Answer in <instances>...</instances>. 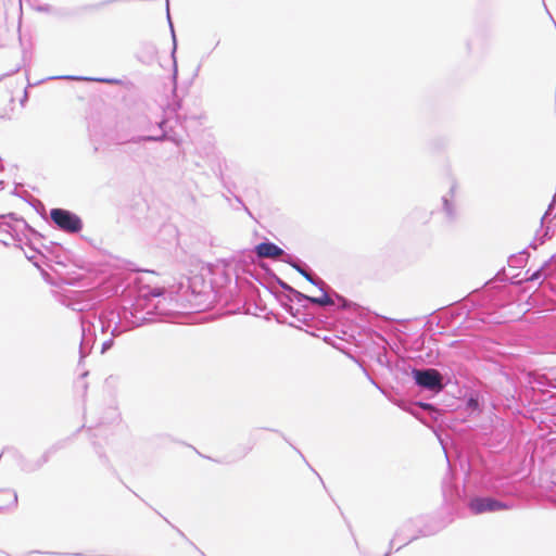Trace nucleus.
<instances>
[{
  "label": "nucleus",
  "instance_id": "1",
  "mask_svg": "<svg viewBox=\"0 0 556 556\" xmlns=\"http://www.w3.org/2000/svg\"><path fill=\"white\" fill-rule=\"evenodd\" d=\"M52 222L63 231L78 232L83 228L81 219L63 208H53L50 212Z\"/></svg>",
  "mask_w": 556,
  "mask_h": 556
},
{
  "label": "nucleus",
  "instance_id": "2",
  "mask_svg": "<svg viewBox=\"0 0 556 556\" xmlns=\"http://www.w3.org/2000/svg\"><path fill=\"white\" fill-rule=\"evenodd\" d=\"M413 376L416 380V383L422 388L429 390H441L442 389V377L440 372L435 369H426V370H414Z\"/></svg>",
  "mask_w": 556,
  "mask_h": 556
},
{
  "label": "nucleus",
  "instance_id": "3",
  "mask_svg": "<svg viewBox=\"0 0 556 556\" xmlns=\"http://www.w3.org/2000/svg\"><path fill=\"white\" fill-rule=\"evenodd\" d=\"M469 508L473 514L479 515L485 511L507 509V506L490 497H476L470 501Z\"/></svg>",
  "mask_w": 556,
  "mask_h": 556
},
{
  "label": "nucleus",
  "instance_id": "4",
  "mask_svg": "<svg viewBox=\"0 0 556 556\" xmlns=\"http://www.w3.org/2000/svg\"><path fill=\"white\" fill-rule=\"evenodd\" d=\"M256 254L262 258L276 260L283 254V250L271 242H262L255 248Z\"/></svg>",
  "mask_w": 556,
  "mask_h": 556
},
{
  "label": "nucleus",
  "instance_id": "5",
  "mask_svg": "<svg viewBox=\"0 0 556 556\" xmlns=\"http://www.w3.org/2000/svg\"><path fill=\"white\" fill-rule=\"evenodd\" d=\"M311 302L319 304V305H329L332 304L333 301L327 295L323 294L319 298H308Z\"/></svg>",
  "mask_w": 556,
  "mask_h": 556
},
{
  "label": "nucleus",
  "instance_id": "6",
  "mask_svg": "<svg viewBox=\"0 0 556 556\" xmlns=\"http://www.w3.org/2000/svg\"><path fill=\"white\" fill-rule=\"evenodd\" d=\"M300 273H301V274H302V275H303L307 280L312 281V276H311L308 273H306V271H305V270H303V269H300Z\"/></svg>",
  "mask_w": 556,
  "mask_h": 556
}]
</instances>
